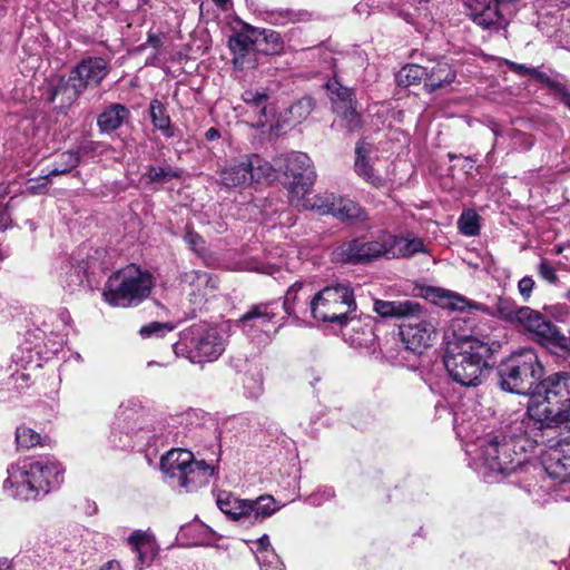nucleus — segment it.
I'll return each mask as SVG.
<instances>
[{
    "instance_id": "16",
    "label": "nucleus",
    "mask_w": 570,
    "mask_h": 570,
    "mask_svg": "<svg viewBox=\"0 0 570 570\" xmlns=\"http://www.w3.org/2000/svg\"><path fill=\"white\" fill-rule=\"evenodd\" d=\"M515 442H500L498 438L483 440L479 445L480 460L484 463H525L524 460L515 459Z\"/></svg>"
},
{
    "instance_id": "58",
    "label": "nucleus",
    "mask_w": 570,
    "mask_h": 570,
    "mask_svg": "<svg viewBox=\"0 0 570 570\" xmlns=\"http://www.w3.org/2000/svg\"><path fill=\"white\" fill-rule=\"evenodd\" d=\"M511 70H513L517 73L523 75V76H530V71L532 68H529L524 65H520L517 62L509 61L508 62Z\"/></svg>"
},
{
    "instance_id": "46",
    "label": "nucleus",
    "mask_w": 570,
    "mask_h": 570,
    "mask_svg": "<svg viewBox=\"0 0 570 570\" xmlns=\"http://www.w3.org/2000/svg\"><path fill=\"white\" fill-rule=\"evenodd\" d=\"M126 419H129V416H125L124 419H121L120 416L117 419V421L114 423V426H112V431H111V435H110V441L111 443H114V445L116 446H127L129 444V441L128 442H125L122 440L121 436H119L117 439V435H116V432L117 431H120L122 432L124 429H126V432H125V435L126 438L130 439L129 436V429L128 426L124 425L122 423L125 422Z\"/></svg>"
},
{
    "instance_id": "41",
    "label": "nucleus",
    "mask_w": 570,
    "mask_h": 570,
    "mask_svg": "<svg viewBox=\"0 0 570 570\" xmlns=\"http://www.w3.org/2000/svg\"><path fill=\"white\" fill-rule=\"evenodd\" d=\"M179 173L171 168L149 166L145 174L147 183H167L174 178H179Z\"/></svg>"
},
{
    "instance_id": "25",
    "label": "nucleus",
    "mask_w": 570,
    "mask_h": 570,
    "mask_svg": "<svg viewBox=\"0 0 570 570\" xmlns=\"http://www.w3.org/2000/svg\"><path fill=\"white\" fill-rule=\"evenodd\" d=\"M129 109L120 104H111L98 116L97 125L101 132L109 134L122 126L129 118Z\"/></svg>"
},
{
    "instance_id": "22",
    "label": "nucleus",
    "mask_w": 570,
    "mask_h": 570,
    "mask_svg": "<svg viewBox=\"0 0 570 570\" xmlns=\"http://www.w3.org/2000/svg\"><path fill=\"white\" fill-rule=\"evenodd\" d=\"M220 184L226 188L246 187L250 185V176L247 166L244 165V156L226 165L219 171Z\"/></svg>"
},
{
    "instance_id": "28",
    "label": "nucleus",
    "mask_w": 570,
    "mask_h": 570,
    "mask_svg": "<svg viewBox=\"0 0 570 570\" xmlns=\"http://www.w3.org/2000/svg\"><path fill=\"white\" fill-rule=\"evenodd\" d=\"M266 19L275 26H287L289 23L308 21L311 13L305 10L277 8L266 11Z\"/></svg>"
},
{
    "instance_id": "15",
    "label": "nucleus",
    "mask_w": 570,
    "mask_h": 570,
    "mask_svg": "<svg viewBox=\"0 0 570 570\" xmlns=\"http://www.w3.org/2000/svg\"><path fill=\"white\" fill-rule=\"evenodd\" d=\"M273 303L253 305L240 318L239 325L248 336L263 333L267 336L275 334L281 325L275 326L276 313Z\"/></svg>"
},
{
    "instance_id": "23",
    "label": "nucleus",
    "mask_w": 570,
    "mask_h": 570,
    "mask_svg": "<svg viewBox=\"0 0 570 570\" xmlns=\"http://www.w3.org/2000/svg\"><path fill=\"white\" fill-rule=\"evenodd\" d=\"M252 33H254V29L245 26L243 30L234 33L228 40V47L234 53L233 63L235 68H245V57L255 43Z\"/></svg>"
},
{
    "instance_id": "47",
    "label": "nucleus",
    "mask_w": 570,
    "mask_h": 570,
    "mask_svg": "<svg viewBox=\"0 0 570 570\" xmlns=\"http://www.w3.org/2000/svg\"><path fill=\"white\" fill-rule=\"evenodd\" d=\"M530 77L534 78L539 82L546 85L554 90H561L562 86L557 80L552 79L547 72H543L537 68L531 69Z\"/></svg>"
},
{
    "instance_id": "26",
    "label": "nucleus",
    "mask_w": 570,
    "mask_h": 570,
    "mask_svg": "<svg viewBox=\"0 0 570 570\" xmlns=\"http://www.w3.org/2000/svg\"><path fill=\"white\" fill-rule=\"evenodd\" d=\"M387 243V258L409 257L416 253L426 252L420 238L397 237L391 234V239Z\"/></svg>"
},
{
    "instance_id": "60",
    "label": "nucleus",
    "mask_w": 570,
    "mask_h": 570,
    "mask_svg": "<svg viewBox=\"0 0 570 570\" xmlns=\"http://www.w3.org/2000/svg\"><path fill=\"white\" fill-rule=\"evenodd\" d=\"M99 570H121V566L117 560H109L108 562L104 563Z\"/></svg>"
},
{
    "instance_id": "53",
    "label": "nucleus",
    "mask_w": 570,
    "mask_h": 570,
    "mask_svg": "<svg viewBox=\"0 0 570 570\" xmlns=\"http://www.w3.org/2000/svg\"><path fill=\"white\" fill-rule=\"evenodd\" d=\"M71 271V276H75V278H72L71 283H68L67 286L73 289V286H79L83 282L85 273L80 268H72Z\"/></svg>"
},
{
    "instance_id": "43",
    "label": "nucleus",
    "mask_w": 570,
    "mask_h": 570,
    "mask_svg": "<svg viewBox=\"0 0 570 570\" xmlns=\"http://www.w3.org/2000/svg\"><path fill=\"white\" fill-rule=\"evenodd\" d=\"M521 306H518L514 301L510 298L500 297L497 303V309L501 318L507 322L514 323Z\"/></svg>"
},
{
    "instance_id": "39",
    "label": "nucleus",
    "mask_w": 570,
    "mask_h": 570,
    "mask_svg": "<svg viewBox=\"0 0 570 570\" xmlns=\"http://www.w3.org/2000/svg\"><path fill=\"white\" fill-rule=\"evenodd\" d=\"M159 463H205V461H196L191 451L178 448L167 451Z\"/></svg>"
},
{
    "instance_id": "33",
    "label": "nucleus",
    "mask_w": 570,
    "mask_h": 570,
    "mask_svg": "<svg viewBox=\"0 0 570 570\" xmlns=\"http://www.w3.org/2000/svg\"><path fill=\"white\" fill-rule=\"evenodd\" d=\"M332 215L342 222H354V220H365L366 215L362 207L346 198H342L337 196V205H335Z\"/></svg>"
},
{
    "instance_id": "59",
    "label": "nucleus",
    "mask_w": 570,
    "mask_h": 570,
    "mask_svg": "<svg viewBox=\"0 0 570 570\" xmlns=\"http://www.w3.org/2000/svg\"><path fill=\"white\" fill-rule=\"evenodd\" d=\"M136 554H137V561L135 563V570H142L146 566V554L145 552L140 549H138V551H134Z\"/></svg>"
},
{
    "instance_id": "42",
    "label": "nucleus",
    "mask_w": 570,
    "mask_h": 570,
    "mask_svg": "<svg viewBox=\"0 0 570 570\" xmlns=\"http://www.w3.org/2000/svg\"><path fill=\"white\" fill-rule=\"evenodd\" d=\"M242 99L246 105L258 108L259 114H265V105L268 100V95L265 90L247 89L243 92Z\"/></svg>"
},
{
    "instance_id": "38",
    "label": "nucleus",
    "mask_w": 570,
    "mask_h": 570,
    "mask_svg": "<svg viewBox=\"0 0 570 570\" xmlns=\"http://www.w3.org/2000/svg\"><path fill=\"white\" fill-rule=\"evenodd\" d=\"M313 108V99L311 97H304L288 108L289 119L294 122H301L311 115Z\"/></svg>"
},
{
    "instance_id": "62",
    "label": "nucleus",
    "mask_w": 570,
    "mask_h": 570,
    "mask_svg": "<svg viewBox=\"0 0 570 570\" xmlns=\"http://www.w3.org/2000/svg\"><path fill=\"white\" fill-rule=\"evenodd\" d=\"M0 570H13L11 562L8 559H0Z\"/></svg>"
},
{
    "instance_id": "11",
    "label": "nucleus",
    "mask_w": 570,
    "mask_h": 570,
    "mask_svg": "<svg viewBox=\"0 0 570 570\" xmlns=\"http://www.w3.org/2000/svg\"><path fill=\"white\" fill-rule=\"evenodd\" d=\"M400 335L406 350L422 353L436 336L435 318L420 305V312L404 318Z\"/></svg>"
},
{
    "instance_id": "3",
    "label": "nucleus",
    "mask_w": 570,
    "mask_h": 570,
    "mask_svg": "<svg viewBox=\"0 0 570 570\" xmlns=\"http://www.w3.org/2000/svg\"><path fill=\"white\" fill-rule=\"evenodd\" d=\"M357 304L348 282H337L317 292L309 301V314L316 322L341 326L354 321Z\"/></svg>"
},
{
    "instance_id": "52",
    "label": "nucleus",
    "mask_w": 570,
    "mask_h": 570,
    "mask_svg": "<svg viewBox=\"0 0 570 570\" xmlns=\"http://www.w3.org/2000/svg\"><path fill=\"white\" fill-rule=\"evenodd\" d=\"M448 306L452 309L464 311L469 306V302L464 297L452 295Z\"/></svg>"
},
{
    "instance_id": "44",
    "label": "nucleus",
    "mask_w": 570,
    "mask_h": 570,
    "mask_svg": "<svg viewBox=\"0 0 570 570\" xmlns=\"http://www.w3.org/2000/svg\"><path fill=\"white\" fill-rule=\"evenodd\" d=\"M217 468L218 465H193L194 473L189 479H194V481H190L189 491L194 488L207 483V475L212 476L216 474Z\"/></svg>"
},
{
    "instance_id": "31",
    "label": "nucleus",
    "mask_w": 570,
    "mask_h": 570,
    "mask_svg": "<svg viewBox=\"0 0 570 570\" xmlns=\"http://www.w3.org/2000/svg\"><path fill=\"white\" fill-rule=\"evenodd\" d=\"M244 165L247 166L250 184L254 181L269 180L275 170L267 160L258 155H245Z\"/></svg>"
},
{
    "instance_id": "45",
    "label": "nucleus",
    "mask_w": 570,
    "mask_h": 570,
    "mask_svg": "<svg viewBox=\"0 0 570 570\" xmlns=\"http://www.w3.org/2000/svg\"><path fill=\"white\" fill-rule=\"evenodd\" d=\"M487 471L483 473V476L487 482L491 483L494 482V475H501V478H505L510 475L511 473L517 472L518 468H522L523 465H485Z\"/></svg>"
},
{
    "instance_id": "50",
    "label": "nucleus",
    "mask_w": 570,
    "mask_h": 570,
    "mask_svg": "<svg viewBox=\"0 0 570 570\" xmlns=\"http://www.w3.org/2000/svg\"><path fill=\"white\" fill-rule=\"evenodd\" d=\"M539 274L542 278L548 281L549 283H554L557 281V274L547 262H541L539 265Z\"/></svg>"
},
{
    "instance_id": "64",
    "label": "nucleus",
    "mask_w": 570,
    "mask_h": 570,
    "mask_svg": "<svg viewBox=\"0 0 570 570\" xmlns=\"http://www.w3.org/2000/svg\"><path fill=\"white\" fill-rule=\"evenodd\" d=\"M228 1H229V0H214V2H215L218 7H220V8H223V9L226 7V4H227V2H228Z\"/></svg>"
},
{
    "instance_id": "36",
    "label": "nucleus",
    "mask_w": 570,
    "mask_h": 570,
    "mask_svg": "<svg viewBox=\"0 0 570 570\" xmlns=\"http://www.w3.org/2000/svg\"><path fill=\"white\" fill-rule=\"evenodd\" d=\"M428 73V67L411 63L406 65L396 73V83L400 87H409L419 83L421 80H425Z\"/></svg>"
},
{
    "instance_id": "2",
    "label": "nucleus",
    "mask_w": 570,
    "mask_h": 570,
    "mask_svg": "<svg viewBox=\"0 0 570 570\" xmlns=\"http://www.w3.org/2000/svg\"><path fill=\"white\" fill-rule=\"evenodd\" d=\"M492 353L489 343L466 336L448 345L443 362L454 382L466 387L478 386L485 379Z\"/></svg>"
},
{
    "instance_id": "4",
    "label": "nucleus",
    "mask_w": 570,
    "mask_h": 570,
    "mask_svg": "<svg viewBox=\"0 0 570 570\" xmlns=\"http://www.w3.org/2000/svg\"><path fill=\"white\" fill-rule=\"evenodd\" d=\"M153 275L131 264L115 272L107 281L104 291L105 301L117 307H130L140 304L151 293Z\"/></svg>"
},
{
    "instance_id": "48",
    "label": "nucleus",
    "mask_w": 570,
    "mask_h": 570,
    "mask_svg": "<svg viewBox=\"0 0 570 570\" xmlns=\"http://www.w3.org/2000/svg\"><path fill=\"white\" fill-rule=\"evenodd\" d=\"M184 239L195 253L202 254V250L205 248V240L200 235L193 230H187Z\"/></svg>"
},
{
    "instance_id": "29",
    "label": "nucleus",
    "mask_w": 570,
    "mask_h": 570,
    "mask_svg": "<svg viewBox=\"0 0 570 570\" xmlns=\"http://www.w3.org/2000/svg\"><path fill=\"white\" fill-rule=\"evenodd\" d=\"M159 468L170 487L189 491L190 481H194L189 479L194 473L193 465H159Z\"/></svg>"
},
{
    "instance_id": "40",
    "label": "nucleus",
    "mask_w": 570,
    "mask_h": 570,
    "mask_svg": "<svg viewBox=\"0 0 570 570\" xmlns=\"http://www.w3.org/2000/svg\"><path fill=\"white\" fill-rule=\"evenodd\" d=\"M175 330V325L169 322H150L140 327L139 334L144 338L149 337H164L166 334L173 332Z\"/></svg>"
},
{
    "instance_id": "61",
    "label": "nucleus",
    "mask_w": 570,
    "mask_h": 570,
    "mask_svg": "<svg viewBox=\"0 0 570 570\" xmlns=\"http://www.w3.org/2000/svg\"><path fill=\"white\" fill-rule=\"evenodd\" d=\"M219 137H220V132L218 131V129H216L214 127L207 129L205 132V138L208 141L217 140Z\"/></svg>"
},
{
    "instance_id": "10",
    "label": "nucleus",
    "mask_w": 570,
    "mask_h": 570,
    "mask_svg": "<svg viewBox=\"0 0 570 570\" xmlns=\"http://www.w3.org/2000/svg\"><path fill=\"white\" fill-rule=\"evenodd\" d=\"M391 234L381 233L375 239L354 238L343 242L333 252L334 261L343 264H362L377 259L387 258L386 244Z\"/></svg>"
},
{
    "instance_id": "13",
    "label": "nucleus",
    "mask_w": 570,
    "mask_h": 570,
    "mask_svg": "<svg viewBox=\"0 0 570 570\" xmlns=\"http://www.w3.org/2000/svg\"><path fill=\"white\" fill-rule=\"evenodd\" d=\"M109 72L108 62L101 57L81 59L71 70L69 83L76 95L82 94L89 87H97Z\"/></svg>"
},
{
    "instance_id": "51",
    "label": "nucleus",
    "mask_w": 570,
    "mask_h": 570,
    "mask_svg": "<svg viewBox=\"0 0 570 570\" xmlns=\"http://www.w3.org/2000/svg\"><path fill=\"white\" fill-rule=\"evenodd\" d=\"M147 541V535L144 532L135 531L128 538V542L131 546L132 551H138L142 544Z\"/></svg>"
},
{
    "instance_id": "1",
    "label": "nucleus",
    "mask_w": 570,
    "mask_h": 570,
    "mask_svg": "<svg viewBox=\"0 0 570 570\" xmlns=\"http://www.w3.org/2000/svg\"><path fill=\"white\" fill-rule=\"evenodd\" d=\"M528 415L539 429L570 430V373L539 380L529 400Z\"/></svg>"
},
{
    "instance_id": "7",
    "label": "nucleus",
    "mask_w": 570,
    "mask_h": 570,
    "mask_svg": "<svg viewBox=\"0 0 570 570\" xmlns=\"http://www.w3.org/2000/svg\"><path fill=\"white\" fill-rule=\"evenodd\" d=\"M226 338L213 326L194 324L180 333L179 341L173 345L177 356H184L193 363L213 362L225 351Z\"/></svg>"
},
{
    "instance_id": "20",
    "label": "nucleus",
    "mask_w": 570,
    "mask_h": 570,
    "mask_svg": "<svg viewBox=\"0 0 570 570\" xmlns=\"http://www.w3.org/2000/svg\"><path fill=\"white\" fill-rule=\"evenodd\" d=\"M305 284L303 282L294 283L286 292L283 302V308L288 316L298 321L301 315H305L309 307L305 306L309 299V294L304 291Z\"/></svg>"
},
{
    "instance_id": "17",
    "label": "nucleus",
    "mask_w": 570,
    "mask_h": 570,
    "mask_svg": "<svg viewBox=\"0 0 570 570\" xmlns=\"http://www.w3.org/2000/svg\"><path fill=\"white\" fill-rule=\"evenodd\" d=\"M372 145L365 140H360L355 147L354 169L358 177L373 187L380 188L385 185V180L376 175L373 166L370 164Z\"/></svg>"
},
{
    "instance_id": "32",
    "label": "nucleus",
    "mask_w": 570,
    "mask_h": 570,
    "mask_svg": "<svg viewBox=\"0 0 570 570\" xmlns=\"http://www.w3.org/2000/svg\"><path fill=\"white\" fill-rule=\"evenodd\" d=\"M149 114L154 127L160 130L167 138L174 136L170 117L167 114L166 106L158 99H153L149 104Z\"/></svg>"
},
{
    "instance_id": "8",
    "label": "nucleus",
    "mask_w": 570,
    "mask_h": 570,
    "mask_svg": "<svg viewBox=\"0 0 570 570\" xmlns=\"http://www.w3.org/2000/svg\"><path fill=\"white\" fill-rule=\"evenodd\" d=\"M275 164L286 178L291 200L297 198V195L311 191L316 180V171L312 159L305 153L281 155Z\"/></svg>"
},
{
    "instance_id": "21",
    "label": "nucleus",
    "mask_w": 570,
    "mask_h": 570,
    "mask_svg": "<svg viewBox=\"0 0 570 570\" xmlns=\"http://www.w3.org/2000/svg\"><path fill=\"white\" fill-rule=\"evenodd\" d=\"M295 206L303 207L304 209H311L320 215H332L335 205H337V196L333 193H323L314 196H309L308 193L297 195V198L291 200Z\"/></svg>"
},
{
    "instance_id": "37",
    "label": "nucleus",
    "mask_w": 570,
    "mask_h": 570,
    "mask_svg": "<svg viewBox=\"0 0 570 570\" xmlns=\"http://www.w3.org/2000/svg\"><path fill=\"white\" fill-rule=\"evenodd\" d=\"M458 227L464 236H475L480 232V216L473 209L464 210L458 220Z\"/></svg>"
},
{
    "instance_id": "54",
    "label": "nucleus",
    "mask_w": 570,
    "mask_h": 570,
    "mask_svg": "<svg viewBox=\"0 0 570 570\" xmlns=\"http://www.w3.org/2000/svg\"><path fill=\"white\" fill-rule=\"evenodd\" d=\"M558 451L563 460H570V439H566L559 442Z\"/></svg>"
},
{
    "instance_id": "9",
    "label": "nucleus",
    "mask_w": 570,
    "mask_h": 570,
    "mask_svg": "<svg viewBox=\"0 0 570 570\" xmlns=\"http://www.w3.org/2000/svg\"><path fill=\"white\" fill-rule=\"evenodd\" d=\"M533 335L540 344L554 351L570 350V341L551 321L547 320L539 312L521 306L519 315L513 323Z\"/></svg>"
},
{
    "instance_id": "24",
    "label": "nucleus",
    "mask_w": 570,
    "mask_h": 570,
    "mask_svg": "<svg viewBox=\"0 0 570 570\" xmlns=\"http://www.w3.org/2000/svg\"><path fill=\"white\" fill-rule=\"evenodd\" d=\"M79 161H80V156H79L78 151L68 150V151L60 154L56 166L50 171H48V174L40 177V180H42V183L39 185H29L28 190L31 194L39 193L41 188H47L48 180L51 177H56V176L69 173L71 169L76 168L79 165Z\"/></svg>"
},
{
    "instance_id": "57",
    "label": "nucleus",
    "mask_w": 570,
    "mask_h": 570,
    "mask_svg": "<svg viewBox=\"0 0 570 570\" xmlns=\"http://www.w3.org/2000/svg\"><path fill=\"white\" fill-rule=\"evenodd\" d=\"M10 217L7 207L0 202V229H6L9 226Z\"/></svg>"
},
{
    "instance_id": "19",
    "label": "nucleus",
    "mask_w": 570,
    "mask_h": 570,
    "mask_svg": "<svg viewBox=\"0 0 570 570\" xmlns=\"http://www.w3.org/2000/svg\"><path fill=\"white\" fill-rule=\"evenodd\" d=\"M216 503L230 520L238 521L243 518H250L249 500L238 499L229 491L219 490L216 494Z\"/></svg>"
},
{
    "instance_id": "30",
    "label": "nucleus",
    "mask_w": 570,
    "mask_h": 570,
    "mask_svg": "<svg viewBox=\"0 0 570 570\" xmlns=\"http://www.w3.org/2000/svg\"><path fill=\"white\" fill-rule=\"evenodd\" d=\"M184 282L193 288L190 295L194 296V303H200L205 296L207 287L215 288L216 285L209 273L204 271H190L185 273Z\"/></svg>"
},
{
    "instance_id": "5",
    "label": "nucleus",
    "mask_w": 570,
    "mask_h": 570,
    "mask_svg": "<svg viewBox=\"0 0 570 570\" xmlns=\"http://www.w3.org/2000/svg\"><path fill=\"white\" fill-rule=\"evenodd\" d=\"M498 373L502 390L517 394H532L543 375V366L534 350L522 348L501 362Z\"/></svg>"
},
{
    "instance_id": "56",
    "label": "nucleus",
    "mask_w": 570,
    "mask_h": 570,
    "mask_svg": "<svg viewBox=\"0 0 570 570\" xmlns=\"http://www.w3.org/2000/svg\"><path fill=\"white\" fill-rule=\"evenodd\" d=\"M147 43L151 46L154 49H158L163 45V33H148Z\"/></svg>"
},
{
    "instance_id": "34",
    "label": "nucleus",
    "mask_w": 570,
    "mask_h": 570,
    "mask_svg": "<svg viewBox=\"0 0 570 570\" xmlns=\"http://www.w3.org/2000/svg\"><path fill=\"white\" fill-rule=\"evenodd\" d=\"M249 504L252 505L250 518H253L254 521L269 518L281 508L276 500L269 494H263L255 500H249Z\"/></svg>"
},
{
    "instance_id": "14",
    "label": "nucleus",
    "mask_w": 570,
    "mask_h": 570,
    "mask_svg": "<svg viewBox=\"0 0 570 570\" xmlns=\"http://www.w3.org/2000/svg\"><path fill=\"white\" fill-rule=\"evenodd\" d=\"M334 112L341 118L343 125L350 131L362 127V119L355 108V99L352 90L342 86L338 81L331 80L326 85Z\"/></svg>"
},
{
    "instance_id": "55",
    "label": "nucleus",
    "mask_w": 570,
    "mask_h": 570,
    "mask_svg": "<svg viewBox=\"0 0 570 570\" xmlns=\"http://www.w3.org/2000/svg\"><path fill=\"white\" fill-rule=\"evenodd\" d=\"M256 551L265 552L271 548V541L267 534H263L256 542Z\"/></svg>"
},
{
    "instance_id": "12",
    "label": "nucleus",
    "mask_w": 570,
    "mask_h": 570,
    "mask_svg": "<svg viewBox=\"0 0 570 570\" xmlns=\"http://www.w3.org/2000/svg\"><path fill=\"white\" fill-rule=\"evenodd\" d=\"M502 2L494 0H465L464 7L471 20L490 32L504 30L509 19L502 11Z\"/></svg>"
},
{
    "instance_id": "63",
    "label": "nucleus",
    "mask_w": 570,
    "mask_h": 570,
    "mask_svg": "<svg viewBox=\"0 0 570 570\" xmlns=\"http://www.w3.org/2000/svg\"><path fill=\"white\" fill-rule=\"evenodd\" d=\"M9 194L8 186L0 184V202Z\"/></svg>"
},
{
    "instance_id": "6",
    "label": "nucleus",
    "mask_w": 570,
    "mask_h": 570,
    "mask_svg": "<svg viewBox=\"0 0 570 570\" xmlns=\"http://www.w3.org/2000/svg\"><path fill=\"white\" fill-rule=\"evenodd\" d=\"M59 465H10L4 485L20 500H36L57 488L62 479Z\"/></svg>"
},
{
    "instance_id": "35",
    "label": "nucleus",
    "mask_w": 570,
    "mask_h": 570,
    "mask_svg": "<svg viewBox=\"0 0 570 570\" xmlns=\"http://www.w3.org/2000/svg\"><path fill=\"white\" fill-rule=\"evenodd\" d=\"M16 443L18 449L29 450L33 446L49 445V438H42L39 433L31 428L20 425L16 430Z\"/></svg>"
},
{
    "instance_id": "49",
    "label": "nucleus",
    "mask_w": 570,
    "mask_h": 570,
    "mask_svg": "<svg viewBox=\"0 0 570 570\" xmlns=\"http://www.w3.org/2000/svg\"><path fill=\"white\" fill-rule=\"evenodd\" d=\"M534 287V281L530 276L522 277L518 283V291L522 298L527 302L531 297Z\"/></svg>"
},
{
    "instance_id": "18",
    "label": "nucleus",
    "mask_w": 570,
    "mask_h": 570,
    "mask_svg": "<svg viewBox=\"0 0 570 570\" xmlns=\"http://www.w3.org/2000/svg\"><path fill=\"white\" fill-rule=\"evenodd\" d=\"M373 311L383 318H405L420 312V303L412 299H374Z\"/></svg>"
},
{
    "instance_id": "27",
    "label": "nucleus",
    "mask_w": 570,
    "mask_h": 570,
    "mask_svg": "<svg viewBox=\"0 0 570 570\" xmlns=\"http://www.w3.org/2000/svg\"><path fill=\"white\" fill-rule=\"evenodd\" d=\"M455 78V72L452 67L444 60L435 62L431 68H428L425 75V87L430 92L450 85Z\"/></svg>"
}]
</instances>
